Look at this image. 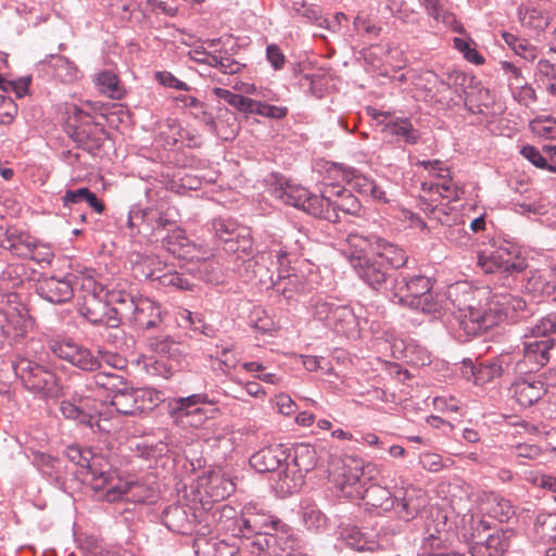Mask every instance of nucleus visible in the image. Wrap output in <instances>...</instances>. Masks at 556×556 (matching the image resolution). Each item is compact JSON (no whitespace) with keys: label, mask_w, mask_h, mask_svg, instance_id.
<instances>
[{"label":"nucleus","mask_w":556,"mask_h":556,"mask_svg":"<svg viewBox=\"0 0 556 556\" xmlns=\"http://www.w3.org/2000/svg\"><path fill=\"white\" fill-rule=\"evenodd\" d=\"M520 153L535 167L556 173V164H549L538 148L533 146H525L521 148Z\"/></svg>","instance_id":"nucleus-61"},{"label":"nucleus","mask_w":556,"mask_h":556,"mask_svg":"<svg viewBox=\"0 0 556 556\" xmlns=\"http://www.w3.org/2000/svg\"><path fill=\"white\" fill-rule=\"evenodd\" d=\"M253 113L270 118L281 119L288 114V109L285 106H276L255 100Z\"/></svg>","instance_id":"nucleus-64"},{"label":"nucleus","mask_w":556,"mask_h":556,"mask_svg":"<svg viewBox=\"0 0 556 556\" xmlns=\"http://www.w3.org/2000/svg\"><path fill=\"white\" fill-rule=\"evenodd\" d=\"M377 256L381 257L388 267L396 269L403 267L408 260L406 253L393 244L384 247L383 251L378 253Z\"/></svg>","instance_id":"nucleus-60"},{"label":"nucleus","mask_w":556,"mask_h":556,"mask_svg":"<svg viewBox=\"0 0 556 556\" xmlns=\"http://www.w3.org/2000/svg\"><path fill=\"white\" fill-rule=\"evenodd\" d=\"M332 331L339 336L356 339L361 333V320L349 305H338L333 313Z\"/></svg>","instance_id":"nucleus-28"},{"label":"nucleus","mask_w":556,"mask_h":556,"mask_svg":"<svg viewBox=\"0 0 556 556\" xmlns=\"http://www.w3.org/2000/svg\"><path fill=\"white\" fill-rule=\"evenodd\" d=\"M304 475L287 463L285 469L278 473L276 488L285 494H292L300 490L304 483Z\"/></svg>","instance_id":"nucleus-45"},{"label":"nucleus","mask_w":556,"mask_h":556,"mask_svg":"<svg viewBox=\"0 0 556 556\" xmlns=\"http://www.w3.org/2000/svg\"><path fill=\"white\" fill-rule=\"evenodd\" d=\"M339 304L330 302L320 295L313 296L308 304V312L312 317L321 321L328 318L330 313H334Z\"/></svg>","instance_id":"nucleus-55"},{"label":"nucleus","mask_w":556,"mask_h":556,"mask_svg":"<svg viewBox=\"0 0 556 556\" xmlns=\"http://www.w3.org/2000/svg\"><path fill=\"white\" fill-rule=\"evenodd\" d=\"M425 194L420 197V207L431 218L445 223L447 219L446 207L440 202V200H446L434 192L422 191Z\"/></svg>","instance_id":"nucleus-49"},{"label":"nucleus","mask_w":556,"mask_h":556,"mask_svg":"<svg viewBox=\"0 0 556 556\" xmlns=\"http://www.w3.org/2000/svg\"><path fill=\"white\" fill-rule=\"evenodd\" d=\"M324 197L328 200V208L332 210L336 219H327L331 223L339 222V211L351 215H357L361 211V201L352 193L351 189L338 185L326 186Z\"/></svg>","instance_id":"nucleus-21"},{"label":"nucleus","mask_w":556,"mask_h":556,"mask_svg":"<svg viewBox=\"0 0 556 556\" xmlns=\"http://www.w3.org/2000/svg\"><path fill=\"white\" fill-rule=\"evenodd\" d=\"M94 491L99 498L112 503L126 501L136 504H152L157 498V492L151 485L125 479L112 469L109 473L98 472Z\"/></svg>","instance_id":"nucleus-3"},{"label":"nucleus","mask_w":556,"mask_h":556,"mask_svg":"<svg viewBox=\"0 0 556 556\" xmlns=\"http://www.w3.org/2000/svg\"><path fill=\"white\" fill-rule=\"evenodd\" d=\"M216 402L204 393L192 394L176 401V425L197 427L205 419L203 404L214 405Z\"/></svg>","instance_id":"nucleus-20"},{"label":"nucleus","mask_w":556,"mask_h":556,"mask_svg":"<svg viewBox=\"0 0 556 556\" xmlns=\"http://www.w3.org/2000/svg\"><path fill=\"white\" fill-rule=\"evenodd\" d=\"M518 13L521 24L528 28L543 29L547 26V18L535 8H520Z\"/></svg>","instance_id":"nucleus-58"},{"label":"nucleus","mask_w":556,"mask_h":556,"mask_svg":"<svg viewBox=\"0 0 556 556\" xmlns=\"http://www.w3.org/2000/svg\"><path fill=\"white\" fill-rule=\"evenodd\" d=\"M509 546L507 531H496L489 534L485 541L475 542L469 547L471 556H503Z\"/></svg>","instance_id":"nucleus-30"},{"label":"nucleus","mask_w":556,"mask_h":556,"mask_svg":"<svg viewBox=\"0 0 556 556\" xmlns=\"http://www.w3.org/2000/svg\"><path fill=\"white\" fill-rule=\"evenodd\" d=\"M96 387L111 393V396L119 393L127 387V381L118 374L100 371L92 378Z\"/></svg>","instance_id":"nucleus-50"},{"label":"nucleus","mask_w":556,"mask_h":556,"mask_svg":"<svg viewBox=\"0 0 556 556\" xmlns=\"http://www.w3.org/2000/svg\"><path fill=\"white\" fill-rule=\"evenodd\" d=\"M111 405L122 415H137L152 409L155 404L151 391L125 387L119 393L112 395Z\"/></svg>","instance_id":"nucleus-18"},{"label":"nucleus","mask_w":556,"mask_h":556,"mask_svg":"<svg viewBox=\"0 0 556 556\" xmlns=\"http://www.w3.org/2000/svg\"><path fill=\"white\" fill-rule=\"evenodd\" d=\"M445 533L435 529L434 532L426 530L421 540L417 556H439L444 554L442 551L445 546Z\"/></svg>","instance_id":"nucleus-46"},{"label":"nucleus","mask_w":556,"mask_h":556,"mask_svg":"<svg viewBox=\"0 0 556 556\" xmlns=\"http://www.w3.org/2000/svg\"><path fill=\"white\" fill-rule=\"evenodd\" d=\"M477 264L485 274L498 276L505 286H510L514 276L527 268L525 257L504 247L491 252H480Z\"/></svg>","instance_id":"nucleus-7"},{"label":"nucleus","mask_w":556,"mask_h":556,"mask_svg":"<svg viewBox=\"0 0 556 556\" xmlns=\"http://www.w3.org/2000/svg\"><path fill=\"white\" fill-rule=\"evenodd\" d=\"M49 350L59 358L64 359L83 370L100 368V361L87 348L72 340H51Z\"/></svg>","instance_id":"nucleus-14"},{"label":"nucleus","mask_w":556,"mask_h":556,"mask_svg":"<svg viewBox=\"0 0 556 556\" xmlns=\"http://www.w3.org/2000/svg\"><path fill=\"white\" fill-rule=\"evenodd\" d=\"M501 70L507 75L508 81L516 88H522L527 85V80L522 75V72L514 63L508 61L500 62Z\"/></svg>","instance_id":"nucleus-63"},{"label":"nucleus","mask_w":556,"mask_h":556,"mask_svg":"<svg viewBox=\"0 0 556 556\" xmlns=\"http://www.w3.org/2000/svg\"><path fill=\"white\" fill-rule=\"evenodd\" d=\"M351 190L358 192L361 195L370 198L374 201L387 202L386 193L381 188L370 178L361 173L353 172L351 178L348 180Z\"/></svg>","instance_id":"nucleus-36"},{"label":"nucleus","mask_w":556,"mask_h":556,"mask_svg":"<svg viewBox=\"0 0 556 556\" xmlns=\"http://www.w3.org/2000/svg\"><path fill=\"white\" fill-rule=\"evenodd\" d=\"M77 276H83V268H77L64 277H45L37 282V293L51 303H65L74 296L75 290L78 292L77 281L80 278Z\"/></svg>","instance_id":"nucleus-11"},{"label":"nucleus","mask_w":556,"mask_h":556,"mask_svg":"<svg viewBox=\"0 0 556 556\" xmlns=\"http://www.w3.org/2000/svg\"><path fill=\"white\" fill-rule=\"evenodd\" d=\"M523 478L534 488L556 493V478L551 475H545L536 469H527L523 471Z\"/></svg>","instance_id":"nucleus-56"},{"label":"nucleus","mask_w":556,"mask_h":556,"mask_svg":"<svg viewBox=\"0 0 556 556\" xmlns=\"http://www.w3.org/2000/svg\"><path fill=\"white\" fill-rule=\"evenodd\" d=\"M464 375L473 378L476 384H484L496 377L504 374L515 371L514 356L509 353L501 354L492 362L480 364L478 367L473 365L471 359L464 361Z\"/></svg>","instance_id":"nucleus-16"},{"label":"nucleus","mask_w":556,"mask_h":556,"mask_svg":"<svg viewBox=\"0 0 556 556\" xmlns=\"http://www.w3.org/2000/svg\"><path fill=\"white\" fill-rule=\"evenodd\" d=\"M80 280L78 296L80 298L79 311L91 324H104L109 327H116L117 320L112 318L114 311L104 301V288L96 280L94 271L89 268H83V276H77Z\"/></svg>","instance_id":"nucleus-4"},{"label":"nucleus","mask_w":556,"mask_h":556,"mask_svg":"<svg viewBox=\"0 0 556 556\" xmlns=\"http://www.w3.org/2000/svg\"><path fill=\"white\" fill-rule=\"evenodd\" d=\"M354 30L361 35L366 36L369 39L377 38L380 35L381 27L367 15L357 14L353 21Z\"/></svg>","instance_id":"nucleus-59"},{"label":"nucleus","mask_w":556,"mask_h":556,"mask_svg":"<svg viewBox=\"0 0 556 556\" xmlns=\"http://www.w3.org/2000/svg\"><path fill=\"white\" fill-rule=\"evenodd\" d=\"M341 536L349 547L359 552H374L379 545L374 538H369L367 533L363 532L357 527L344 528L341 532Z\"/></svg>","instance_id":"nucleus-41"},{"label":"nucleus","mask_w":556,"mask_h":556,"mask_svg":"<svg viewBox=\"0 0 556 556\" xmlns=\"http://www.w3.org/2000/svg\"><path fill=\"white\" fill-rule=\"evenodd\" d=\"M555 339H542L531 333L522 334L523 362L532 365L530 370L541 368L549 362V352L555 346Z\"/></svg>","instance_id":"nucleus-22"},{"label":"nucleus","mask_w":556,"mask_h":556,"mask_svg":"<svg viewBox=\"0 0 556 556\" xmlns=\"http://www.w3.org/2000/svg\"><path fill=\"white\" fill-rule=\"evenodd\" d=\"M280 521L273 516L258 511L256 506L248 504L243 507L241 515L240 531L242 535L267 534L269 530L277 529Z\"/></svg>","instance_id":"nucleus-23"},{"label":"nucleus","mask_w":556,"mask_h":556,"mask_svg":"<svg viewBox=\"0 0 556 556\" xmlns=\"http://www.w3.org/2000/svg\"><path fill=\"white\" fill-rule=\"evenodd\" d=\"M243 227L239 226L236 220L231 218L218 217L213 219L212 229L215 237L227 244L231 239L237 237L239 229Z\"/></svg>","instance_id":"nucleus-52"},{"label":"nucleus","mask_w":556,"mask_h":556,"mask_svg":"<svg viewBox=\"0 0 556 556\" xmlns=\"http://www.w3.org/2000/svg\"><path fill=\"white\" fill-rule=\"evenodd\" d=\"M421 8L429 17L435 23H442L452 26L455 23V16L448 9L447 0H418Z\"/></svg>","instance_id":"nucleus-42"},{"label":"nucleus","mask_w":556,"mask_h":556,"mask_svg":"<svg viewBox=\"0 0 556 556\" xmlns=\"http://www.w3.org/2000/svg\"><path fill=\"white\" fill-rule=\"evenodd\" d=\"M509 546L507 531H496L489 534L485 541L475 542L469 547L471 556H503Z\"/></svg>","instance_id":"nucleus-29"},{"label":"nucleus","mask_w":556,"mask_h":556,"mask_svg":"<svg viewBox=\"0 0 556 556\" xmlns=\"http://www.w3.org/2000/svg\"><path fill=\"white\" fill-rule=\"evenodd\" d=\"M198 91L176 78V110L189 114L194 119L205 118L211 123V114L206 112L205 104L199 100Z\"/></svg>","instance_id":"nucleus-25"},{"label":"nucleus","mask_w":556,"mask_h":556,"mask_svg":"<svg viewBox=\"0 0 556 556\" xmlns=\"http://www.w3.org/2000/svg\"><path fill=\"white\" fill-rule=\"evenodd\" d=\"M534 529L542 540L556 541V514L539 515Z\"/></svg>","instance_id":"nucleus-57"},{"label":"nucleus","mask_w":556,"mask_h":556,"mask_svg":"<svg viewBox=\"0 0 556 556\" xmlns=\"http://www.w3.org/2000/svg\"><path fill=\"white\" fill-rule=\"evenodd\" d=\"M288 253V251L282 250L260 252L255 256L248 258L247 262L238 264L236 271L245 280L255 279L261 285H271L274 275L268 267V262L274 266L273 258L276 257L278 263L282 265V260Z\"/></svg>","instance_id":"nucleus-13"},{"label":"nucleus","mask_w":556,"mask_h":556,"mask_svg":"<svg viewBox=\"0 0 556 556\" xmlns=\"http://www.w3.org/2000/svg\"><path fill=\"white\" fill-rule=\"evenodd\" d=\"M279 199L288 205L301 208L309 215L321 219H336L332 210L328 208L329 202L324 197V190L320 194H313L306 188L287 184L279 191Z\"/></svg>","instance_id":"nucleus-8"},{"label":"nucleus","mask_w":556,"mask_h":556,"mask_svg":"<svg viewBox=\"0 0 556 556\" xmlns=\"http://www.w3.org/2000/svg\"><path fill=\"white\" fill-rule=\"evenodd\" d=\"M14 371L24 388L36 397L55 399L62 394V384L54 371L28 358L14 363Z\"/></svg>","instance_id":"nucleus-5"},{"label":"nucleus","mask_w":556,"mask_h":556,"mask_svg":"<svg viewBox=\"0 0 556 556\" xmlns=\"http://www.w3.org/2000/svg\"><path fill=\"white\" fill-rule=\"evenodd\" d=\"M381 132L394 138L395 142L414 146L420 140V131L414 127L409 118L392 116L384 123Z\"/></svg>","instance_id":"nucleus-26"},{"label":"nucleus","mask_w":556,"mask_h":556,"mask_svg":"<svg viewBox=\"0 0 556 556\" xmlns=\"http://www.w3.org/2000/svg\"><path fill=\"white\" fill-rule=\"evenodd\" d=\"M93 83L98 91L111 99L119 100L124 97L125 90L116 74L111 71H102L94 75Z\"/></svg>","instance_id":"nucleus-37"},{"label":"nucleus","mask_w":556,"mask_h":556,"mask_svg":"<svg viewBox=\"0 0 556 556\" xmlns=\"http://www.w3.org/2000/svg\"><path fill=\"white\" fill-rule=\"evenodd\" d=\"M301 515L304 526L312 531H319L326 527L327 518L319 507L312 501L301 503Z\"/></svg>","instance_id":"nucleus-47"},{"label":"nucleus","mask_w":556,"mask_h":556,"mask_svg":"<svg viewBox=\"0 0 556 556\" xmlns=\"http://www.w3.org/2000/svg\"><path fill=\"white\" fill-rule=\"evenodd\" d=\"M432 288V280L425 275L399 273L393 278L390 299L395 304L410 308L416 300Z\"/></svg>","instance_id":"nucleus-10"},{"label":"nucleus","mask_w":556,"mask_h":556,"mask_svg":"<svg viewBox=\"0 0 556 556\" xmlns=\"http://www.w3.org/2000/svg\"><path fill=\"white\" fill-rule=\"evenodd\" d=\"M89 454V452H83L78 446H68L66 450V456L72 463L83 468L86 467L89 469V472L91 475L90 483L92 489L94 490V483L98 478V472L102 471L104 473H109L111 467L108 464L102 465L98 457H92L90 459Z\"/></svg>","instance_id":"nucleus-35"},{"label":"nucleus","mask_w":556,"mask_h":556,"mask_svg":"<svg viewBox=\"0 0 556 556\" xmlns=\"http://www.w3.org/2000/svg\"><path fill=\"white\" fill-rule=\"evenodd\" d=\"M54 75L63 83H72L78 77V70L73 62L62 55L51 56Z\"/></svg>","instance_id":"nucleus-51"},{"label":"nucleus","mask_w":556,"mask_h":556,"mask_svg":"<svg viewBox=\"0 0 556 556\" xmlns=\"http://www.w3.org/2000/svg\"><path fill=\"white\" fill-rule=\"evenodd\" d=\"M342 480L338 482L341 490L349 495L356 494V490H362L361 485V477L363 476V470L358 467L351 468L348 465H344L342 468Z\"/></svg>","instance_id":"nucleus-54"},{"label":"nucleus","mask_w":556,"mask_h":556,"mask_svg":"<svg viewBox=\"0 0 556 556\" xmlns=\"http://www.w3.org/2000/svg\"><path fill=\"white\" fill-rule=\"evenodd\" d=\"M211 250L195 244L186 237L185 231L176 228V289H190L192 283L181 278L186 273L212 281L211 270L214 268L210 261Z\"/></svg>","instance_id":"nucleus-2"},{"label":"nucleus","mask_w":556,"mask_h":556,"mask_svg":"<svg viewBox=\"0 0 556 556\" xmlns=\"http://www.w3.org/2000/svg\"><path fill=\"white\" fill-rule=\"evenodd\" d=\"M477 292L465 282L448 288L447 296L457 309L450 321L451 329L459 342L468 341L471 337L488 330L495 324L493 315L479 305Z\"/></svg>","instance_id":"nucleus-1"},{"label":"nucleus","mask_w":556,"mask_h":556,"mask_svg":"<svg viewBox=\"0 0 556 556\" xmlns=\"http://www.w3.org/2000/svg\"><path fill=\"white\" fill-rule=\"evenodd\" d=\"M533 134L541 138L555 140L556 121L553 118L538 119L531 123Z\"/></svg>","instance_id":"nucleus-62"},{"label":"nucleus","mask_w":556,"mask_h":556,"mask_svg":"<svg viewBox=\"0 0 556 556\" xmlns=\"http://www.w3.org/2000/svg\"><path fill=\"white\" fill-rule=\"evenodd\" d=\"M270 286L287 301H291L296 294L303 293L305 290L303 277L295 274H289L287 276L278 275L277 279H274Z\"/></svg>","instance_id":"nucleus-39"},{"label":"nucleus","mask_w":556,"mask_h":556,"mask_svg":"<svg viewBox=\"0 0 556 556\" xmlns=\"http://www.w3.org/2000/svg\"><path fill=\"white\" fill-rule=\"evenodd\" d=\"M66 134L81 148L93 152L102 147L106 131L104 127L93 122L92 116L76 105L68 106Z\"/></svg>","instance_id":"nucleus-6"},{"label":"nucleus","mask_w":556,"mask_h":556,"mask_svg":"<svg viewBox=\"0 0 556 556\" xmlns=\"http://www.w3.org/2000/svg\"><path fill=\"white\" fill-rule=\"evenodd\" d=\"M350 264L358 277L370 288L379 289L390 276L384 261L376 255L350 254Z\"/></svg>","instance_id":"nucleus-15"},{"label":"nucleus","mask_w":556,"mask_h":556,"mask_svg":"<svg viewBox=\"0 0 556 556\" xmlns=\"http://www.w3.org/2000/svg\"><path fill=\"white\" fill-rule=\"evenodd\" d=\"M421 166L429 175L433 176L435 181L421 182V190L438 193L446 199L447 202L457 201L462 190L450 176V169L444 166L440 160H422L416 163Z\"/></svg>","instance_id":"nucleus-12"},{"label":"nucleus","mask_w":556,"mask_h":556,"mask_svg":"<svg viewBox=\"0 0 556 556\" xmlns=\"http://www.w3.org/2000/svg\"><path fill=\"white\" fill-rule=\"evenodd\" d=\"M356 495L361 496L367 507L380 508L389 511L394 508V491L379 484H371L365 490H356Z\"/></svg>","instance_id":"nucleus-32"},{"label":"nucleus","mask_w":556,"mask_h":556,"mask_svg":"<svg viewBox=\"0 0 556 556\" xmlns=\"http://www.w3.org/2000/svg\"><path fill=\"white\" fill-rule=\"evenodd\" d=\"M298 471L305 473L312 471L317 464L316 450L311 445H299L294 448L292 462L289 463Z\"/></svg>","instance_id":"nucleus-48"},{"label":"nucleus","mask_w":556,"mask_h":556,"mask_svg":"<svg viewBox=\"0 0 556 556\" xmlns=\"http://www.w3.org/2000/svg\"><path fill=\"white\" fill-rule=\"evenodd\" d=\"M227 252L236 255L242 263L253 257V240L249 228L239 229L237 237L231 239L225 247Z\"/></svg>","instance_id":"nucleus-40"},{"label":"nucleus","mask_w":556,"mask_h":556,"mask_svg":"<svg viewBox=\"0 0 556 556\" xmlns=\"http://www.w3.org/2000/svg\"><path fill=\"white\" fill-rule=\"evenodd\" d=\"M394 510L399 519L408 522L414 520L427 504L426 493L413 485L393 486Z\"/></svg>","instance_id":"nucleus-17"},{"label":"nucleus","mask_w":556,"mask_h":556,"mask_svg":"<svg viewBox=\"0 0 556 556\" xmlns=\"http://www.w3.org/2000/svg\"><path fill=\"white\" fill-rule=\"evenodd\" d=\"M288 455L282 445H269L261 448L250 457V465L258 472L275 471Z\"/></svg>","instance_id":"nucleus-27"},{"label":"nucleus","mask_w":556,"mask_h":556,"mask_svg":"<svg viewBox=\"0 0 556 556\" xmlns=\"http://www.w3.org/2000/svg\"><path fill=\"white\" fill-rule=\"evenodd\" d=\"M547 384H556V370L547 383L534 376L518 379L511 384L510 392L520 406L529 407L542 399L547 391Z\"/></svg>","instance_id":"nucleus-19"},{"label":"nucleus","mask_w":556,"mask_h":556,"mask_svg":"<svg viewBox=\"0 0 556 556\" xmlns=\"http://www.w3.org/2000/svg\"><path fill=\"white\" fill-rule=\"evenodd\" d=\"M212 502H220L229 497L236 490L232 479L224 470L210 471L199 483Z\"/></svg>","instance_id":"nucleus-24"},{"label":"nucleus","mask_w":556,"mask_h":556,"mask_svg":"<svg viewBox=\"0 0 556 556\" xmlns=\"http://www.w3.org/2000/svg\"><path fill=\"white\" fill-rule=\"evenodd\" d=\"M502 38L504 42L515 52V54L521 56L522 59L532 62L539 56V48L531 43L528 39L520 38L519 36L509 31H503Z\"/></svg>","instance_id":"nucleus-44"},{"label":"nucleus","mask_w":556,"mask_h":556,"mask_svg":"<svg viewBox=\"0 0 556 556\" xmlns=\"http://www.w3.org/2000/svg\"><path fill=\"white\" fill-rule=\"evenodd\" d=\"M60 412L67 419L77 420L79 424L86 425L91 429L97 426L99 430L108 431L103 426H101L100 419L97 416L87 413L81 404L77 405L70 401H62L60 404Z\"/></svg>","instance_id":"nucleus-38"},{"label":"nucleus","mask_w":556,"mask_h":556,"mask_svg":"<svg viewBox=\"0 0 556 556\" xmlns=\"http://www.w3.org/2000/svg\"><path fill=\"white\" fill-rule=\"evenodd\" d=\"M211 121L208 123L205 118L199 119L210 131L225 141L233 139L240 129L236 115L228 110H225L224 114H219L217 121L211 115Z\"/></svg>","instance_id":"nucleus-33"},{"label":"nucleus","mask_w":556,"mask_h":556,"mask_svg":"<svg viewBox=\"0 0 556 556\" xmlns=\"http://www.w3.org/2000/svg\"><path fill=\"white\" fill-rule=\"evenodd\" d=\"M0 247L17 257L31 258L36 262L50 263L53 257V253L49 250L39 256L36 238L15 226L7 229L0 227Z\"/></svg>","instance_id":"nucleus-9"},{"label":"nucleus","mask_w":556,"mask_h":556,"mask_svg":"<svg viewBox=\"0 0 556 556\" xmlns=\"http://www.w3.org/2000/svg\"><path fill=\"white\" fill-rule=\"evenodd\" d=\"M181 56H189L191 60L207 64L213 67H220V72L224 74L232 75L238 73L241 70V64L233 60L232 58H223L222 55H216L211 52L202 51V50H189L187 52L181 51Z\"/></svg>","instance_id":"nucleus-31"},{"label":"nucleus","mask_w":556,"mask_h":556,"mask_svg":"<svg viewBox=\"0 0 556 556\" xmlns=\"http://www.w3.org/2000/svg\"><path fill=\"white\" fill-rule=\"evenodd\" d=\"M496 298V307L498 312H501L506 319L511 321H516L518 319L527 318L532 313L528 309L526 301L518 296L513 295L510 293L505 294H495Z\"/></svg>","instance_id":"nucleus-34"},{"label":"nucleus","mask_w":556,"mask_h":556,"mask_svg":"<svg viewBox=\"0 0 556 556\" xmlns=\"http://www.w3.org/2000/svg\"><path fill=\"white\" fill-rule=\"evenodd\" d=\"M432 318H439L445 311L444 295L433 293L432 290L427 291L425 295L415 301L410 307Z\"/></svg>","instance_id":"nucleus-43"},{"label":"nucleus","mask_w":556,"mask_h":556,"mask_svg":"<svg viewBox=\"0 0 556 556\" xmlns=\"http://www.w3.org/2000/svg\"><path fill=\"white\" fill-rule=\"evenodd\" d=\"M525 331L542 339H554L552 336L556 334V314L552 313L541 317Z\"/></svg>","instance_id":"nucleus-53"}]
</instances>
